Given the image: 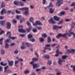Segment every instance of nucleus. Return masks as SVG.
Wrapping results in <instances>:
<instances>
[{"label": "nucleus", "instance_id": "nucleus-1", "mask_svg": "<svg viewBox=\"0 0 75 75\" xmlns=\"http://www.w3.org/2000/svg\"><path fill=\"white\" fill-rule=\"evenodd\" d=\"M27 24L29 27V28L27 29V32H30L31 28H33V27L31 26V24L29 21H28L27 22Z\"/></svg>", "mask_w": 75, "mask_h": 75}, {"label": "nucleus", "instance_id": "nucleus-2", "mask_svg": "<svg viewBox=\"0 0 75 75\" xmlns=\"http://www.w3.org/2000/svg\"><path fill=\"white\" fill-rule=\"evenodd\" d=\"M19 29H18V31L21 33H25V31L23 29V26L21 25H20L19 26Z\"/></svg>", "mask_w": 75, "mask_h": 75}, {"label": "nucleus", "instance_id": "nucleus-3", "mask_svg": "<svg viewBox=\"0 0 75 75\" xmlns=\"http://www.w3.org/2000/svg\"><path fill=\"white\" fill-rule=\"evenodd\" d=\"M56 5L57 6H59L63 4V0H57Z\"/></svg>", "mask_w": 75, "mask_h": 75}, {"label": "nucleus", "instance_id": "nucleus-4", "mask_svg": "<svg viewBox=\"0 0 75 75\" xmlns=\"http://www.w3.org/2000/svg\"><path fill=\"white\" fill-rule=\"evenodd\" d=\"M8 67V66H6V67H4V72H6L7 74H8L12 73V71H11L7 69Z\"/></svg>", "mask_w": 75, "mask_h": 75}, {"label": "nucleus", "instance_id": "nucleus-5", "mask_svg": "<svg viewBox=\"0 0 75 75\" xmlns=\"http://www.w3.org/2000/svg\"><path fill=\"white\" fill-rule=\"evenodd\" d=\"M48 21L50 23H52L53 24H55L57 23L53 20V19L52 18H51V19L49 20Z\"/></svg>", "mask_w": 75, "mask_h": 75}, {"label": "nucleus", "instance_id": "nucleus-6", "mask_svg": "<svg viewBox=\"0 0 75 75\" xmlns=\"http://www.w3.org/2000/svg\"><path fill=\"white\" fill-rule=\"evenodd\" d=\"M9 41V39H6V40L5 41L6 42L5 46V48H8L9 47V45L7 43Z\"/></svg>", "mask_w": 75, "mask_h": 75}, {"label": "nucleus", "instance_id": "nucleus-7", "mask_svg": "<svg viewBox=\"0 0 75 75\" xmlns=\"http://www.w3.org/2000/svg\"><path fill=\"white\" fill-rule=\"evenodd\" d=\"M67 51L70 53H74L75 52V50L74 49H68L67 50Z\"/></svg>", "mask_w": 75, "mask_h": 75}, {"label": "nucleus", "instance_id": "nucleus-8", "mask_svg": "<svg viewBox=\"0 0 75 75\" xmlns=\"http://www.w3.org/2000/svg\"><path fill=\"white\" fill-rule=\"evenodd\" d=\"M6 10L4 8L1 11V15H3L4 13L5 14L6 13Z\"/></svg>", "mask_w": 75, "mask_h": 75}, {"label": "nucleus", "instance_id": "nucleus-9", "mask_svg": "<svg viewBox=\"0 0 75 75\" xmlns=\"http://www.w3.org/2000/svg\"><path fill=\"white\" fill-rule=\"evenodd\" d=\"M55 71L57 73V75H60L61 74V72H60V71L58 69H56Z\"/></svg>", "mask_w": 75, "mask_h": 75}, {"label": "nucleus", "instance_id": "nucleus-10", "mask_svg": "<svg viewBox=\"0 0 75 75\" xmlns=\"http://www.w3.org/2000/svg\"><path fill=\"white\" fill-rule=\"evenodd\" d=\"M7 25L6 26L7 28L8 29H10L11 28V24L10 22H7Z\"/></svg>", "mask_w": 75, "mask_h": 75}, {"label": "nucleus", "instance_id": "nucleus-11", "mask_svg": "<svg viewBox=\"0 0 75 75\" xmlns=\"http://www.w3.org/2000/svg\"><path fill=\"white\" fill-rule=\"evenodd\" d=\"M54 18L55 21H59L60 19V18L58 17L57 16H54Z\"/></svg>", "mask_w": 75, "mask_h": 75}, {"label": "nucleus", "instance_id": "nucleus-12", "mask_svg": "<svg viewBox=\"0 0 75 75\" xmlns=\"http://www.w3.org/2000/svg\"><path fill=\"white\" fill-rule=\"evenodd\" d=\"M62 62H65V60H62L61 59H59L58 61L59 64L60 65H62Z\"/></svg>", "mask_w": 75, "mask_h": 75}, {"label": "nucleus", "instance_id": "nucleus-13", "mask_svg": "<svg viewBox=\"0 0 75 75\" xmlns=\"http://www.w3.org/2000/svg\"><path fill=\"white\" fill-rule=\"evenodd\" d=\"M36 23H37V25H42V24L39 21H37L36 22Z\"/></svg>", "mask_w": 75, "mask_h": 75}, {"label": "nucleus", "instance_id": "nucleus-14", "mask_svg": "<svg viewBox=\"0 0 75 75\" xmlns=\"http://www.w3.org/2000/svg\"><path fill=\"white\" fill-rule=\"evenodd\" d=\"M13 61H10V62L8 61V64L10 66H12L13 65Z\"/></svg>", "mask_w": 75, "mask_h": 75}, {"label": "nucleus", "instance_id": "nucleus-15", "mask_svg": "<svg viewBox=\"0 0 75 75\" xmlns=\"http://www.w3.org/2000/svg\"><path fill=\"white\" fill-rule=\"evenodd\" d=\"M68 57V56L64 55L62 56V60H64L66 59Z\"/></svg>", "mask_w": 75, "mask_h": 75}, {"label": "nucleus", "instance_id": "nucleus-16", "mask_svg": "<svg viewBox=\"0 0 75 75\" xmlns=\"http://www.w3.org/2000/svg\"><path fill=\"white\" fill-rule=\"evenodd\" d=\"M44 49H45V50H44V53H45L46 52V51H45V50H47V49L48 50H51V48H49L48 47H44Z\"/></svg>", "mask_w": 75, "mask_h": 75}, {"label": "nucleus", "instance_id": "nucleus-17", "mask_svg": "<svg viewBox=\"0 0 75 75\" xmlns=\"http://www.w3.org/2000/svg\"><path fill=\"white\" fill-rule=\"evenodd\" d=\"M14 4H15V5L18 6L20 4V3L19 2L16 1L14 2Z\"/></svg>", "mask_w": 75, "mask_h": 75}, {"label": "nucleus", "instance_id": "nucleus-18", "mask_svg": "<svg viewBox=\"0 0 75 75\" xmlns=\"http://www.w3.org/2000/svg\"><path fill=\"white\" fill-rule=\"evenodd\" d=\"M33 65V68L34 69H35V68H36L37 67H39V66H38L37 64H34Z\"/></svg>", "mask_w": 75, "mask_h": 75}, {"label": "nucleus", "instance_id": "nucleus-19", "mask_svg": "<svg viewBox=\"0 0 75 75\" xmlns=\"http://www.w3.org/2000/svg\"><path fill=\"white\" fill-rule=\"evenodd\" d=\"M24 14L25 16H28L29 14V13L28 11H25L24 12Z\"/></svg>", "mask_w": 75, "mask_h": 75}, {"label": "nucleus", "instance_id": "nucleus-20", "mask_svg": "<svg viewBox=\"0 0 75 75\" xmlns=\"http://www.w3.org/2000/svg\"><path fill=\"white\" fill-rule=\"evenodd\" d=\"M28 39H31V38H33V36L31 34H29L28 35Z\"/></svg>", "mask_w": 75, "mask_h": 75}, {"label": "nucleus", "instance_id": "nucleus-21", "mask_svg": "<svg viewBox=\"0 0 75 75\" xmlns=\"http://www.w3.org/2000/svg\"><path fill=\"white\" fill-rule=\"evenodd\" d=\"M5 22L4 21H0V25H4L5 24Z\"/></svg>", "mask_w": 75, "mask_h": 75}, {"label": "nucleus", "instance_id": "nucleus-22", "mask_svg": "<svg viewBox=\"0 0 75 75\" xmlns=\"http://www.w3.org/2000/svg\"><path fill=\"white\" fill-rule=\"evenodd\" d=\"M49 10L50 13H53L54 10V9H53L52 8H50Z\"/></svg>", "mask_w": 75, "mask_h": 75}, {"label": "nucleus", "instance_id": "nucleus-23", "mask_svg": "<svg viewBox=\"0 0 75 75\" xmlns=\"http://www.w3.org/2000/svg\"><path fill=\"white\" fill-rule=\"evenodd\" d=\"M68 33H66L65 34H63V35H62V36L63 37H66L67 38H68V37H67V36L68 35Z\"/></svg>", "mask_w": 75, "mask_h": 75}, {"label": "nucleus", "instance_id": "nucleus-24", "mask_svg": "<svg viewBox=\"0 0 75 75\" xmlns=\"http://www.w3.org/2000/svg\"><path fill=\"white\" fill-rule=\"evenodd\" d=\"M24 42H22L23 45H22L21 47V48L22 49H23L24 48H25V47H24Z\"/></svg>", "mask_w": 75, "mask_h": 75}, {"label": "nucleus", "instance_id": "nucleus-25", "mask_svg": "<svg viewBox=\"0 0 75 75\" xmlns=\"http://www.w3.org/2000/svg\"><path fill=\"white\" fill-rule=\"evenodd\" d=\"M62 35L61 34H58V35H57L56 36V37L57 38H59V37H62Z\"/></svg>", "mask_w": 75, "mask_h": 75}, {"label": "nucleus", "instance_id": "nucleus-26", "mask_svg": "<svg viewBox=\"0 0 75 75\" xmlns=\"http://www.w3.org/2000/svg\"><path fill=\"white\" fill-rule=\"evenodd\" d=\"M44 57L45 58H47V59H50V56L49 55H46L44 56Z\"/></svg>", "mask_w": 75, "mask_h": 75}, {"label": "nucleus", "instance_id": "nucleus-27", "mask_svg": "<svg viewBox=\"0 0 75 75\" xmlns=\"http://www.w3.org/2000/svg\"><path fill=\"white\" fill-rule=\"evenodd\" d=\"M11 35V33L10 32H8L6 34V35L8 37H10Z\"/></svg>", "mask_w": 75, "mask_h": 75}, {"label": "nucleus", "instance_id": "nucleus-28", "mask_svg": "<svg viewBox=\"0 0 75 75\" xmlns=\"http://www.w3.org/2000/svg\"><path fill=\"white\" fill-rule=\"evenodd\" d=\"M39 59L38 58H33L32 60L33 61H38Z\"/></svg>", "mask_w": 75, "mask_h": 75}, {"label": "nucleus", "instance_id": "nucleus-29", "mask_svg": "<svg viewBox=\"0 0 75 75\" xmlns=\"http://www.w3.org/2000/svg\"><path fill=\"white\" fill-rule=\"evenodd\" d=\"M1 54L2 55H4V54H5V51L4 50L2 49L1 50Z\"/></svg>", "mask_w": 75, "mask_h": 75}, {"label": "nucleus", "instance_id": "nucleus-30", "mask_svg": "<svg viewBox=\"0 0 75 75\" xmlns=\"http://www.w3.org/2000/svg\"><path fill=\"white\" fill-rule=\"evenodd\" d=\"M65 13V12L63 11L62 12H61V13L60 14H59V15L60 16H62V15H64Z\"/></svg>", "mask_w": 75, "mask_h": 75}, {"label": "nucleus", "instance_id": "nucleus-31", "mask_svg": "<svg viewBox=\"0 0 75 75\" xmlns=\"http://www.w3.org/2000/svg\"><path fill=\"white\" fill-rule=\"evenodd\" d=\"M29 21H30L32 23H33V21H34V18L33 17H31L30 19H29Z\"/></svg>", "mask_w": 75, "mask_h": 75}, {"label": "nucleus", "instance_id": "nucleus-32", "mask_svg": "<svg viewBox=\"0 0 75 75\" xmlns=\"http://www.w3.org/2000/svg\"><path fill=\"white\" fill-rule=\"evenodd\" d=\"M5 4L4 3V2H2V4L1 5V8H3V7H5Z\"/></svg>", "mask_w": 75, "mask_h": 75}, {"label": "nucleus", "instance_id": "nucleus-33", "mask_svg": "<svg viewBox=\"0 0 75 75\" xmlns=\"http://www.w3.org/2000/svg\"><path fill=\"white\" fill-rule=\"evenodd\" d=\"M18 61H16L15 62V65L16 67H18V65L17 64L18 63Z\"/></svg>", "mask_w": 75, "mask_h": 75}, {"label": "nucleus", "instance_id": "nucleus-34", "mask_svg": "<svg viewBox=\"0 0 75 75\" xmlns=\"http://www.w3.org/2000/svg\"><path fill=\"white\" fill-rule=\"evenodd\" d=\"M69 32H70V33H67V35L69 37H71V35H72V34H71V33L73 32H70V31H69Z\"/></svg>", "mask_w": 75, "mask_h": 75}, {"label": "nucleus", "instance_id": "nucleus-35", "mask_svg": "<svg viewBox=\"0 0 75 75\" xmlns=\"http://www.w3.org/2000/svg\"><path fill=\"white\" fill-rule=\"evenodd\" d=\"M25 74H29L30 73L29 70H26L24 72Z\"/></svg>", "mask_w": 75, "mask_h": 75}, {"label": "nucleus", "instance_id": "nucleus-36", "mask_svg": "<svg viewBox=\"0 0 75 75\" xmlns=\"http://www.w3.org/2000/svg\"><path fill=\"white\" fill-rule=\"evenodd\" d=\"M71 68H73V71H75V65L73 66L72 65L71 66Z\"/></svg>", "mask_w": 75, "mask_h": 75}, {"label": "nucleus", "instance_id": "nucleus-37", "mask_svg": "<svg viewBox=\"0 0 75 75\" xmlns=\"http://www.w3.org/2000/svg\"><path fill=\"white\" fill-rule=\"evenodd\" d=\"M7 64V63H6L5 64H3V62H1V65L3 66H5Z\"/></svg>", "mask_w": 75, "mask_h": 75}, {"label": "nucleus", "instance_id": "nucleus-38", "mask_svg": "<svg viewBox=\"0 0 75 75\" xmlns=\"http://www.w3.org/2000/svg\"><path fill=\"white\" fill-rule=\"evenodd\" d=\"M53 7V5H52V3H50V4L49 5L47 6V7Z\"/></svg>", "mask_w": 75, "mask_h": 75}, {"label": "nucleus", "instance_id": "nucleus-39", "mask_svg": "<svg viewBox=\"0 0 75 75\" xmlns=\"http://www.w3.org/2000/svg\"><path fill=\"white\" fill-rule=\"evenodd\" d=\"M36 27L39 30H42V28L41 27L36 26Z\"/></svg>", "mask_w": 75, "mask_h": 75}, {"label": "nucleus", "instance_id": "nucleus-40", "mask_svg": "<svg viewBox=\"0 0 75 75\" xmlns=\"http://www.w3.org/2000/svg\"><path fill=\"white\" fill-rule=\"evenodd\" d=\"M24 10L25 11H28L29 8L28 7H24Z\"/></svg>", "mask_w": 75, "mask_h": 75}, {"label": "nucleus", "instance_id": "nucleus-41", "mask_svg": "<svg viewBox=\"0 0 75 75\" xmlns=\"http://www.w3.org/2000/svg\"><path fill=\"white\" fill-rule=\"evenodd\" d=\"M42 37L46 38L47 37V35H46V34L44 33L43 34H42Z\"/></svg>", "mask_w": 75, "mask_h": 75}, {"label": "nucleus", "instance_id": "nucleus-42", "mask_svg": "<svg viewBox=\"0 0 75 75\" xmlns=\"http://www.w3.org/2000/svg\"><path fill=\"white\" fill-rule=\"evenodd\" d=\"M40 41L41 42H43L44 41V40L43 38H42L40 39Z\"/></svg>", "mask_w": 75, "mask_h": 75}, {"label": "nucleus", "instance_id": "nucleus-43", "mask_svg": "<svg viewBox=\"0 0 75 75\" xmlns=\"http://www.w3.org/2000/svg\"><path fill=\"white\" fill-rule=\"evenodd\" d=\"M30 40L33 42H34L35 41V39L34 38H32V39H31Z\"/></svg>", "mask_w": 75, "mask_h": 75}, {"label": "nucleus", "instance_id": "nucleus-44", "mask_svg": "<svg viewBox=\"0 0 75 75\" xmlns=\"http://www.w3.org/2000/svg\"><path fill=\"white\" fill-rule=\"evenodd\" d=\"M58 28V26L57 25L54 26L53 27V29L54 30H56Z\"/></svg>", "mask_w": 75, "mask_h": 75}, {"label": "nucleus", "instance_id": "nucleus-45", "mask_svg": "<svg viewBox=\"0 0 75 75\" xmlns=\"http://www.w3.org/2000/svg\"><path fill=\"white\" fill-rule=\"evenodd\" d=\"M75 6V2H73L72 3L71 5V6Z\"/></svg>", "mask_w": 75, "mask_h": 75}, {"label": "nucleus", "instance_id": "nucleus-46", "mask_svg": "<svg viewBox=\"0 0 75 75\" xmlns=\"http://www.w3.org/2000/svg\"><path fill=\"white\" fill-rule=\"evenodd\" d=\"M71 34H72L73 35V37L75 38V34L74 33V32H71Z\"/></svg>", "mask_w": 75, "mask_h": 75}, {"label": "nucleus", "instance_id": "nucleus-47", "mask_svg": "<svg viewBox=\"0 0 75 75\" xmlns=\"http://www.w3.org/2000/svg\"><path fill=\"white\" fill-rule=\"evenodd\" d=\"M30 8L31 9H34V6H33V5H30Z\"/></svg>", "mask_w": 75, "mask_h": 75}, {"label": "nucleus", "instance_id": "nucleus-48", "mask_svg": "<svg viewBox=\"0 0 75 75\" xmlns=\"http://www.w3.org/2000/svg\"><path fill=\"white\" fill-rule=\"evenodd\" d=\"M48 42H50L51 41V38L50 37H48Z\"/></svg>", "mask_w": 75, "mask_h": 75}, {"label": "nucleus", "instance_id": "nucleus-49", "mask_svg": "<svg viewBox=\"0 0 75 75\" xmlns=\"http://www.w3.org/2000/svg\"><path fill=\"white\" fill-rule=\"evenodd\" d=\"M24 18H22L20 20V23H22L23 21H24Z\"/></svg>", "mask_w": 75, "mask_h": 75}, {"label": "nucleus", "instance_id": "nucleus-50", "mask_svg": "<svg viewBox=\"0 0 75 75\" xmlns=\"http://www.w3.org/2000/svg\"><path fill=\"white\" fill-rule=\"evenodd\" d=\"M71 19H65V21L66 22L70 21H71Z\"/></svg>", "mask_w": 75, "mask_h": 75}, {"label": "nucleus", "instance_id": "nucleus-51", "mask_svg": "<svg viewBox=\"0 0 75 75\" xmlns=\"http://www.w3.org/2000/svg\"><path fill=\"white\" fill-rule=\"evenodd\" d=\"M33 32L34 33H36L37 32V30L36 29H33Z\"/></svg>", "mask_w": 75, "mask_h": 75}, {"label": "nucleus", "instance_id": "nucleus-52", "mask_svg": "<svg viewBox=\"0 0 75 75\" xmlns=\"http://www.w3.org/2000/svg\"><path fill=\"white\" fill-rule=\"evenodd\" d=\"M19 61L22 62L23 61V59H18Z\"/></svg>", "mask_w": 75, "mask_h": 75}, {"label": "nucleus", "instance_id": "nucleus-53", "mask_svg": "<svg viewBox=\"0 0 75 75\" xmlns=\"http://www.w3.org/2000/svg\"><path fill=\"white\" fill-rule=\"evenodd\" d=\"M46 0H43L42 3L43 4H45Z\"/></svg>", "mask_w": 75, "mask_h": 75}, {"label": "nucleus", "instance_id": "nucleus-54", "mask_svg": "<svg viewBox=\"0 0 75 75\" xmlns=\"http://www.w3.org/2000/svg\"><path fill=\"white\" fill-rule=\"evenodd\" d=\"M63 20H61L59 22V23H58L60 25L62 23H63Z\"/></svg>", "mask_w": 75, "mask_h": 75}, {"label": "nucleus", "instance_id": "nucleus-55", "mask_svg": "<svg viewBox=\"0 0 75 75\" xmlns=\"http://www.w3.org/2000/svg\"><path fill=\"white\" fill-rule=\"evenodd\" d=\"M16 12L18 14H19L21 13V12L20 11H18V10H16Z\"/></svg>", "mask_w": 75, "mask_h": 75}, {"label": "nucleus", "instance_id": "nucleus-56", "mask_svg": "<svg viewBox=\"0 0 75 75\" xmlns=\"http://www.w3.org/2000/svg\"><path fill=\"white\" fill-rule=\"evenodd\" d=\"M48 63L49 65H51L52 64V62L50 60L48 61Z\"/></svg>", "mask_w": 75, "mask_h": 75}, {"label": "nucleus", "instance_id": "nucleus-57", "mask_svg": "<svg viewBox=\"0 0 75 75\" xmlns=\"http://www.w3.org/2000/svg\"><path fill=\"white\" fill-rule=\"evenodd\" d=\"M25 35L24 34L19 35V36H21L22 37H24Z\"/></svg>", "mask_w": 75, "mask_h": 75}, {"label": "nucleus", "instance_id": "nucleus-58", "mask_svg": "<svg viewBox=\"0 0 75 75\" xmlns=\"http://www.w3.org/2000/svg\"><path fill=\"white\" fill-rule=\"evenodd\" d=\"M18 51L17 50H16L14 52V53L16 54H18Z\"/></svg>", "mask_w": 75, "mask_h": 75}, {"label": "nucleus", "instance_id": "nucleus-59", "mask_svg": "<svg viewBox=\"0 0 75 75\" xmlns=\"http://www.w3.org/2000/svg\"><path fill=\"white\" fill-rule=\"evenodd\" d=\"M57 45V44H52L51 45V46H52V47H54V46H55L56 45Z\"/></svg>", "mask_w": 75, "mask_h": 75}, {"label": "nucleus", "instance_id": "nucleus-60", "mask_svg": "<svg viewBox=\"0 0 75 75\" xmlns=\"http://www.w3.org/2000/svg\"><path fill=\"white\" fill-rule=\"evenodd\" d=\"M13 21L15 23H17V21L15 19H13Z\"/></svg>", "mask_w": 75, "mask_h": 75}, {"label": "nucleus", "instance_id": "nucleus-61", "mask_svg": "<svg viewBox=\"0 0 75 75\" xmlns=\"http://www.w3.org/2000/svg\"><path fill=\"white\" fill-rule=\"evenodd\" d=\"M19 10L21 11L24 10V7L19 8Z\"/></svg>", "mask_w": 75, "mask_h": 75}, {"label": "nucleus", "instance_id": "nucleus-62", "mask_svg": "<svg viewBox=\"0 0 75 75\" xmlns=\"http://www.w3.org/2000/svg\"><path fill=\"white\" fill-rule=\"evenodd\" d=\"M4 33V30H2L1 32H0V35H1Z\"/></svg>", "mask_w": 75, "mask_h": 75}, {"label": "nucleus", "instance_id": "nucleus-63", "mask_svg": "<svg viewBox=\"0 0 75 75\" xmlns=\"http://www.w3.org/2000/svg\"><path fill=\"white\" fill-rule=\"evenodd\" d=\"M30 45V43H26V45L27 47H29V45Z\"/></svg>", "mask_w": 75, "mask_h": 75}, {"label": "nucleus", "instance_id": "nucleus-64", "mask_svg": "<svg viewBox=\"0 0 75 75\" xmlns=\"http://www.w3.org/2000/svg\"><path fill=\"white\" fill-rule=\"evenodd\" d=\"M36 71H41V69H36Z\"/></svg>", "mask_w": 75, "mask_h": 75}]
</instances>
